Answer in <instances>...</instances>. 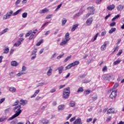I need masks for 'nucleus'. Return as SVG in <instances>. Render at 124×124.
Instances as JSON below:
<instances>
[{
  "instance_id": "nucleus-15",
  "label": "nucleus",
  "mask_w": 124,
  "mask_h": 124,
  "mask_svg": "<svg viewBox=\"0 0 124 124\" xmlns=\"http://www.w3.org/2000/svg\"><path fill=\"white\" fill-rule=\"evenodd\" d=\"M49 70L47 72V75L48 76H50V75H52V71H53V69H52V67L51 66L49 67Z\"/></svg>"
},
{
  "instance_id": "nucleus-25",
  "label": "nucleus",
  "mask_w": 124,
  "mask_h": 124,
  "mask_svg": "<svg viewBox=\"0 0 124 124\" xmlns=\"http://www.w3.org/2000/svg\"><path fill=\"white\" fill-rule=\"evenodd\" d=\"M21 11H22V9H19L17 10L13 14V16H16V15H18L19 13L21 12Z\"/></svg>"
},
{
  "instance_id": "nucleus-55",
  "label": "nucleus",
  "mask_w": 124,
  "mask_h": 124,
  "mask_svg": "<svg viewBox=\"0 0 124 124\" xmlns=\"http://www.w3.org/2000/svg\"><path fill=\"white\" fill-rule=\"evenodd\" d=\"M52 15H48V16H46V19H51V17H52Z\"/></svg>"
},
{
  "instance_id": "nucleus-14",
  "label": "nucleus",
  "mask_w": 124,
  "mask_h": 124,
  "mask_svg": "<svg viewBox=\"0 0 124 124\" xmlns=\"http://www.w3.org/2000/svg\"><path fill=\"white\" fill-rule=\"evenodd\" d=\"M68 42V41H66L64 38H63L62 39V42L60 43L61 46H63L64 45H65Z\"/></svg>"
},
{
  "instance_id": "nucleus-3",
  "label": "nucleus",
  "mask_w": 124,
  "mask_h": 124,
  "mask_svg": "<svg viewBox=\"0 0 124 124\" xmlns=\"http://www.w3.org/2000/svg\"><path fill=\"white\" fill-rule=\"evenodd\" d=\"M87 9V10H89L90 13L86 15V18H89L90 15H93V14H94V10H95V9H94V8H93V7H88Z\"/></svg>"
},
{
  "instance_id": "nucleus-49",
  "label": "nucleus",
  "mask_w": 124,
  "mask_h": 124,
  "mask_svg": "<svg viewBox=\"0 0 124 124\" xmlns=\"http://www.w3.org/2000/svg\"><path fill=\"white\" fill-rule=\"evenodd\" d=\"M19 104V100H17L14 104V106H16V105H18Z\"/></svg>"
},
{
  "instance_id": "nucleus-1",
  "label": "nucleus",
  "mask_w": 124,
  "mask_h": 124,
  "mask_svg": "<svg viewBox=\"0 0 124 124\" xmlns=\"http://www.w3.org/2000/svg\"><path fill=\"white\" fill-rule=\"evenodd\" d=\"M21 105H18L16 106L14 108V111L15 113L11 117L9 118V120H13L15 118H17L22 113V110H21Z\"/></svg>"
},
{
  "instance_id": "nucleus-20",
  "label": "nucleus",
  "mask_w": 124,
  "mask_h": 124,
  "mask_svg": "<svg viewBox=\"0 0 124 124\" xmlns=\"http://www.w3.org/2000/svg\"><path fill=\"white\" fill-rule=\"evenodd\" d=\"M59 111H61V110H63L64 109V105H59L58 107Z\"/></svg>"
},
{
  "instance_id": "nucleus-57",
  "label": "nucleus",
  "mask_w": 124,
  "mask_h": 124,
  "mask_svg": "<svg viewBox=\"0 0 124 124\" xmlns=\"http://www.w3.org/2000/svg\"><path fill=\"white\" fill-rule=\"evenodd\" d=\"M21 2V0H17V1L16 2L15 4L16 5H18V4Z\"/></svg>"
},
{
  "instance_id": "nucleus-43",
  "label": "nucleus",
  "mask_w": 124,
  "mask_h": 124,
  "mask_svg": "<svg viewBox=\"0 0 124 124\" xmlns=\"http://www.w3.org/2000/svg\"><path fill=\"white\" fill-rule=\"evenodd\" d=\"M72 56H68L65 60H64V62H67V61H68V60H70V59L72 58Z\"/></svg>"
},
{
  "instance_id": "nucleus-38",
  "label": "nucleus",
  "mask_w": 124,
  "mask_h": 124,
  "mask_svg": "<svg viewBox=\"0 0 124 124\" xmlns=\"http://www.w3.org/2000/svg\"><path fill=\"white\" fill-rule=\"evenodd\" d=\"M28 16V13H24L22 14V18H27Z\"/></svg>"
},
{
  "instance_id": "nucleus-32",
  "label": "nucleus",
  "mask_w": 124,
  "mask_h": 124,
  "mask_svg": "<svg viewBox=\"0 0 124 124\" xmlns=\"http://www.w3.org/2000/svg\"><path fill=\"white\" fill-rule=\"evenodd\" d=\"M42 43H43V39L41 40L39 42L37 43V44H36V46H40V45H41Z\"/></svg>"
},
{
  "instance_id": "nucleus-51",
  "label": "nucleus",
  "mask_w": 124,
  "mask_h": 124,
  "mask_svg": "<svg viewBox=\"0 0 124 124\" xmlns=\"http://www.w3.org/2000/svg\"><path fill=\"white\" fill-rule=\"evenodd\" d=\"M64 54H62L59 55V56L57 57V60H60V59H62L63 57Z\"/></svg>"
},
{
  "instance_id": "nucleus-8",
  "label": "nucleus",
  "mask_w": 124,
  "mask_h": 124,
  "mask_svg": "<svg viewBox=\"0 0 124 124\" xmlns=\"http://www.w3.org/2000/svg\"><path fill=\"white\" fill-rule=\"evenodd\" d=\"M93 17H91L87 19L86 23L88 26H91L93 23Z\"/></svg>"
},
{
  "instance_id": "nucleus-42",
  "label": "nucleus",
  "mask_w": 124,
  "mask_h": 124,
  "mask_svg": "<svg viewBox=\"0 0 124 124\" xmlns=\"http://www.w3.org/2000/svg\"><path fill=\"white\" fill-rule=\"evenodd\" d=\"M118 50H119V46H116V47L114 48V50L112 52V54H113V53H115V52H116V51H118Z\"/></svg>"
},
{
  "instance_id": "nucleus-2",
  "label": "nucleus",
  "mask_w": 124,
  "mask_h": 124,
  "mask_svg": "<svg viewBox=\"0 0 124 124\" xmlns=\"http://www.w3.org/2000/svg\"><path fill=\"white\" fill-rule=\"evenodd\" d=\"M70 94V88L68 87L64 89L63 92V97L64 98H68Z\"/></svg>"
},
{
  "instance_id": "nucleus-7",
  "label": "nucleus",
  "mask_w": 124,
  "mask_h": 124,
  "mask_svg": "<svg viewBox=\"0 0 124 124\" xmlns=\"http://www.w3.org/2000/svg\"><path fill=\"white\" fill-rule=\"evenodd\" d=\"M13 14V11H10V12L7 13V14L4 16L3 19V20H6V19H8L11 15Z\"/></svg>"
},
{
  "instance_id": "nucleus-41",
  "label": "nucleus",
  "mask_w": 124,
  "mask_h": 124,
  "mask_svg": "<svg viewBox=\"0 0 124 124\" xmlns=\"http://www.w3.org/2000/svg\"><path fill=\"white\" fill-rule=\"evenodd\" d=\"M123 54V49H120L119 52L117 54V56H121Z\"/></svg>"
},
{
  "instance_id": "nucleus-44",
  "label": "nucleus",
  "mask_w": 124,
  "mask_h": 124,
  "mask_svg": "<svg viewBox=\"0 0 124 124\" xmlns=\"http://www.w3.org/2000/svg\"><path fill=\"white\" fill-rule=\"evenodd\" d=\"M62 4H59L57 8H56V9L55 10V11H58V10H59V9H60V8H61V7H62Z\"/></svg>"
},
{
  "instance_id": "nucleus-28",
  "label": "nucleus",
  "mask_w": 124,
  "mask_h": 124,
  "mask_svg": "<svg viewBox=\"0 0 124 124\" xmlns=\"http://www.w3.org/2000/svg\"><path fill=\"white\" fill-rule=\"evenodd\" d=\"M21 45V42L20 41H18L17 43H16L14 45V46L15 47H18Z\"/></svg>"
},
{
  "instance_id": "nucleus-16",
  "label": "nucleus",
  "mask_w": 124,
  "mask_h": 124,
  "mask_svg": "<svg viewBox=\"0 0 124 124\" xmlns=\"http://www.w3.org/2000/svg\"><path fill=\"white\" fill-rule=\"evenodd\" d=\"M20 105H26V104H27V103H28V101L21 99L20 101Z\"/></svg>"
},
{
  "instance_id": "nucleus-45",
  "label": "nucleus",
  "mask_w": 124,
  "mask_h": 124,
  "mask_svg": "<svg viewBox=\"0 0 124 124\" xmlns=\"http://www.w3.org/2000/svg\"><path fill=\"white\" fill-rule=\"evenodd\" d=\"M34 37V34L31 33L29 37V40H31Z\"/></svg>"
},
{
  "instance_id": "nucleus-9",
  "label": "nucleus",
  "mask_w": 124,
  "mask_h": 124,
  "mask_svg": "<svg viewBox=\"0 0 124 124\" xmlns=\"http://www.w3.org/2000/svg\"><path fill=\"white\" fill-rule=\"evenodd\" d=\"M64 69V67H63V66H61L57 68V69H56V70H58L59 74H62V71H63Z\"/></svg>"
},
{
  "instance_id": "nucleus-59",
  "label": "nucleus",
  "mask_w": 124,
  "mask_h": 124,
  "mask_svg": "<svg viewBox=\"0 0 124 124\" xmlns=\"http://www.w3.org/2000/svg\"><path fill=\"white\" fill-rule=\"evenodd\" d=\"M102 1V0H97L96 3H97L98 4H99L100 3H101Z\"/></svg>"
},
{
  "instance_id": "nucleus-39",
  "label": "nucleus",
  "mask_w": 124,
  "mask_h": 124,
  "mask_svg": "<svg viewBox=\"0 0 124 124\" xmlns=\"http://www.w3.org/2000/svg\"><path fill=\"white\" fill-rule=\"evenodd\" d=\"M84 92V89H83V87H80L78 90V93H83Z\"/></svg>"
},
{
  "instance_id": "nucleus-56",
  "label": "nucleus",
  "mask_w": 124,
  "mask_h": 124,
  "mask_svg": "<svg viewBox=\"0 0 124 124\" xmlns=\"http://www.w3.org/2000/svg\"><path fill=\"white\" fill-rule=\"evenodd\" d=\"M107 70V66H105L103 69H102V71L104 72V71H106Z\"/></svg>"
},
{
  "instance_id": "nucleus-22",
  "label": "nucleus",
  "mask_w": 124,
  "mask_h": 124,
  "mask_svg": "<svg viewBox=\"0 0 124 124\" xmlns=\"http://www.w3.org/2000/svg\"><path fill=\"white\" fill-rule=\"evenodd\" d=\"M124 5H119L118 7H117V10L118 11H121V10H123V9H124Z\"/></svg>"
},
{
  "instance_id": "nucleus-11",
  "label": "nucleus",
  "mask_w": 124,
  "mask_h": 124,
  "mask_svg": "<svg viewBox=\"0 0 124 124\" xmlns=\"http://www.w3.org/2000/svg\"><path fill=\"white\" fill-rule=\"evenodd\" d=\"M107 114H115V109L112 108L108 109Z\"/></svg>"
},
{
  "instance_id": "nucleus-35",
  "label": "nucleus",
  "mask_w": 124,
  "mask_h": 124,
  "mask_svg": "<svg viewBox=\"0 0 124 124\" xmlns=\"http://www.w3.org/2000/svg\"><path fill=\"white\" fill-rule=\"evenodd\" d=\"M42 123L43 124H47L48 123H49V121L46 119H44L42 120Z\"/></svg>"
},
{
  "instance_id": "nucleus-17",
  "label": "nucleus",
  "mask_w": 124,
  "mask_h": 124,
  "mask_svg": "<svg viewBox=\"0 0 124 124\" xmlns=\"http://www.w3.org/2000/svg\"><path fill=\"white\" fill-rule=\"evenodd\" d=\"M40 92V90H39V89H38L37 90H36V91L35 92L34 94H33V95L31 96V98H32V97H35V96H36V95H37V94H38V93H39V92Z\"/></svg>"
},
{
  "instance_id": "nucleus-64",
  "label": "nucleus",
  "mask_w": 124,
  "mask_h": 124,
  "mask_svg": "<svg viewBox=\"0 0 124 124\" xmlns=\"http://www.w3.org/2000/svg\"><path fill=\"white\" fill-rule=\"evenodd\" d=\"M73 124H78V119H76L73 123Z\"/></svg>"
},
{
  "instance_id": "nucleus-58",
  "label": "nucleus",
  "mask_w": 124,
  "mask_h": 124,
  "mask_svg": "<svg viewBox=\"0 0 124 124\" xmlns=\"http://www.w3.org/2000/svg\"><path fill=\"white\" fill-rule=\"evenodd\" d=\"M70 106H71V107H73L74 106H75V103L71 102L70 103Z\"/></svg>"
},
{
  "instance_id": "nucleus-33",
  "label": "nucleus",
  "mask_w": 124,
  "mask_h": 124,
  "mask_svg": "<svg viewBox=\"0 0 124 124\" xmlns=\"http://www.w3.org/2000/svg\"><path fill=\"white\" fill-rule=\"evenodd\" d=\"M98 34H99V33H97L95 36H94L93 39L92 40V42H93L96 40V39L97 38V37L98 36Z\"/></svg>"
},
{
  "instance_id": "nucleus-63",
  "label": "nucleus",
  "mask_w": 124,
  "mask_h": 124,
  "mask_svg": "<svg viewBox=\"0 0 124 124\" xmlns=\"http://www.w3.org/2000/svg\"><path fill=\"white\" fill-rule=\"evenodd\" d=\"M78 124H82V122H81V119H78Z\"/></svg>"
},
{
  "instance_id": "nucleus-29",
  "label": "nucleus",
  "mask_w": 124,
  "mask_h": 124,
  "mask_svg": "<svg viewBox=\"0 0 124 124\" xmlns=\"http://www.w3.org/2000/svg\"><path fill=\"white\" fill-rule=\"evenodd\" d=\"M51 23V21H46V22L42 26V28H44V27H46V26H48L49 24Z\"/></svg>"
},
{
  "instance_id": "nucleus-23",
  "label": "nucleus",
  "mask_w": 124,
  "mask_h": 124,
  "mask_svg": "<svg viewBox=\"0 0 124 124\" xmlns=\"http://www.w3.org/2000/svg\"><path fill=\"white\" fill-rule=\"evenodd\" d=\"M112 75H110V74H107L105 77V79H107V80H109L110 78L112 77Z\"/></svg>"
},
{
  "instance_id": "nucleus-61",
  "label": "nucleus",
  "mask_w": 124,
  "mask_h": 124,
  "mask_svg": "<svg viewBox=\"0 0 124 124\" xmlns=\"http://www.w3.org/2000/svg\"><path fill=\"white\" fill-rule=\"evenodd\" d=\"M55 92H56V89L55 88L51 89L50 91V93H55Z\"/></svg>"
},
{
  "instance_id": "nucleus-52",
  "label": "nucleus",
  "mask_w": 124,
  "mask_h": 124,
  "mask_svg": "<svg viewBox=\"0 0 124 124\" xmlns=\"http://www.w3.org/2000/svg\"><path fill=\"white\" fill-rule=\"evenodd\" d=\"M114 26H116V22H113L110 24V27H114Z\"/></svg>"
},
{
  "instance_id": "nucleus-31",
  "label": "nucleus",
  "mask_w": 124,
  "mask_h": 124,
  "mask_svg": "<svg viewBox=\"0 0 124 124\" xmlns=\"http://www.w3.org/2000/svg\"><path fill=\"white\" fill-rule=\"evenodd\" d=\"M8 31V28L5 29L3 31H2L0 32V35H2V34H3L5 33V32H7Z\"/></svg>"
},
{
  "instance_id": "nucleus-50",
  "label": "nucleus",
  "mask_w": 124,
  "mask_h": 124,
  "mask_svg": "<svg viewBox=\"0 0 124 124\" xmlns=\"http://www.w3.org/2000/svg\"><path fill=\"white\" fill-rule=\"evenodd\" d=\"M4 100H5V98H2L0 99V104H1L3 102H4Z\"/></svg>"
},
{
  "instance_id": "nucleus-18",
  "label": "nucleus",
  "mask_w": 124,
  "mask_h": 124,
  "mask_svg": "<svg viewBox=\"0 0 124 124\" xmlns=\"http://www.w3.org/2000/svg\"><path fill=\"white\" fill-rule=\"evenodd\" d=\"M66 22H67V19L65 18H63L62 20V25L64 26L65 24H66Z\"/></svg>"
},
{
  "instance_id": "nucleus-21",
  "label": "nucleus",
  "mask_w": 124,
  "mask_h": 124,
  "mask_svg": "<svg viewBox=\"0 0 124 124\" xmlns=\"http://www.w3.org/2000/svg\"><path fill=\"white\" fill-rule=\"evenodd\" d=\"M92 92L90 90H85L83 93L85 95H88V94H90Z\"/></svg>"
},
{
  "instance_id": "nucleus-19",
  "label": "nucleus",
  "mask_w": 124,
  "mask_h": 124,
  "mask_svg": "<svg viewBox=\"0 0 124 124\" xmlns=\"http://www.w3.org/2000/svg\"><path fill=\"white\" fill-rule=\"evenodd\" d=\"M78 27V24H75L73 26L71 29V31H74Z\"/></svg>"
},
{
  "instance_id": "nucleus-6",
  "label": "nucleus",
  "mask_w": 124,
  "mask_h": 124,
  "mask_svg": "<svg viewBox=\"0 0 124 124\" xmlns=\"http://www.w3.org/2000/svg\"><path fill=\"white\" fill-rule=\"evenodd\" d=\"M109 44V41H105L103 45L101 46V51H104L106 50V47H107V45Z\"/></svg>"
},
{
  "instance_id": "nucleus-30",
  "label": "nucleus",
  "mask_w": 124,
  "mask_h": 124,
  "mask_svg": "<svg viewBox=\"0 0 124 124\" xmlns=\"http://www.w3.org/2000/svg\"><path fill=\"white\" fill-rule=\"evenodd\" d=\"M9 52V48L8 47H6L4 49L3 54H8Z\"/></svg>"
},
{
  "instance_id": "nucleus-53",
  "label": "nucleus",
  "mask_w": 124,
  "mask_h": 124,
  "mask_svg": "<svg viewBox=\"0 0 124 124\" xmlns=\"http://www.w3.org/2000/svg\"><path fill=\"white\" fill-rule=\"evenodd\" d=\"M23 74H25V73H24L23 72L18 73L17 74V76L20 77V76H21V75H23Z\"/></svg>"
},
{
  "instance_id": "nucleus-13",
  "label": "nucleus",
  "mask_w": 124,
  "mask_h": 124,
  "mask_svg": "<svg viewBox=\"0 0 124 124\" xmlns=\"http://www.w3.org/2000/svg\"><path fill=\"white\" fill-rule=\"evenodd\" d=\"M67 41H69L70 40V37H69V32H67L65 35V38L64 39Z\"/></svg>"
},
{
  "instance_id": "nucleus-27",
  "label": "nucleus",
  "mask_w": 124,
  "mask_h": 124,
  "mask_svg": "<svg viewBox=\"0 0 124 124\" xmlns=\"http://www.w3.org/2000/svg\"><path fill=\"white\" fill-rule=\"evenodd\" d=\"M116 31V28H112L108 31V33L110 34L113 33Z\"/></svg>"
},
{
  "instance_id": "nucleus-4",
  "label": "nucleus",
  "mask_w": 124,
  "mask_h": 124,
  "mask_svg": "<svg viewBox=\"0 0 124 124\" xmlns=\"http://www.w3.org/2000/svg\"><path fill=\"white\" fill-rule=\"evenodd\" d=\"M78 65V61H76L72 63L69 64L67 66H66V69H70L71 67L75 66V65Z\"/></svg>"
},
{
  "instance_id": "nucleus-37",
  "label": "nucleus",
  "mask_w": 124,
  "mask_h": 124,
  "mask_svg": "<svg viewBox=\"0 0 124 124\" xmlns=\"http://www.w3.org/2000/svg\"><path fill=\"white\" fill-rule=\"evenodd\" d=\"M32 33V31H30L29 32H27L25 35V37H28V36H30V35Z\"/></svg>"
},
{
  "instance_id": "nucleus-54",
  "label": "nucleus",
  "mask_w": 124,
  "mask_h": 124,
  "mask_svg": "<svg viewBox=\"0 0 124 124\" xmlns=\"http://www.w3.org/2000/svg\"><path fill=\"white\" fill-rule=\"evenodd\" d=\"M93 121V118H90L89 119H87L86 120L87 123H90V122H92Z\"/></svg>"
},
{
  "instance_id": "nucleus-47",
  "label": "nucleus",
  "mask_w": 124,
  "mask_h": 124,
  "mask_svg": "<svg viewBox=\"0 0 124 124\" xmlns=\"http://www.w3.org/2000/svg\"><path fill=\"white\" fill-rule=\"evenodd\" d=\"M105 35H106V31H103L101 33V36H105Z\"/></svg>"
},
{
  "instance_id": "nucleus-60",
  "label": "nucleus",
  "mask_w": 124,
  "mask_h": 124,
  "mask_svg": "<svg viewBox=\"0 0 124 124\" xmlns=\"http://www.w3.org/2000/svg\"><path fill=\"white\" fill-rule=\"evenodd\" d=\"M119 86V83H116L114 85V89H116V88H118Z\"/></svg>"
},
{
  "instance_id": "nucleus-10",
  "label": "nucleus",
  "mask_w": 124,
  "mask_h": 124,
  "mask_svg": "<svg viewBox=\"0 0 124 124\" xmlns=\"http://www.w3.org/2000/svg\"><path fill=\"white\" fill-rule=\"evenodd\" d=\"M115 6L114 5V4H112L111 5H109L107 7L108 10H109V11H112L113 9H115Z\"/></svg>"
},
{
  "instance_id": "nucleus-62",
  "label": "nucleus",
  "mask_w": 124,
  "mask_h": 124,
  "mask_svg": "<svg viewBox=\"0 0 124 124\" xmlns=\"http://www.w3.org/2000/svg\"><path fill=\"white\" fill-rule=\"evenodd\" d=\"M26 69H27V67H26L25 66H23L22 71H26Z\"/></svg>"
},
{
  "instance_id": "nucleus-5",
  "label": "nucleus",
  "mask_w": 124,
  "mask_h": 124,
  "mask_svg": "<svg viewBox=\"0 0 124 124\" xmlns=\"http://www.w3.org/2000/svg\"><path fill=\"white\" fill-rule=\"evenodd\" d=\"M117 96V90L114 91H112L111 94L109 95L110 98L111 99H114V98H116Z\"/></svg>"
},
{
  "instance_id": "nucleus-12",
  "label": "nucleus",
  "mask_w": 124,
  "mask_h": 124,
  "mask_svg": "<svg viewBox=\"0 0 124 124\" xmlns=\"http://www.w3.org/2000/svg\"><path fill=\"white\" fill-rule=\"evenodd\" d=\"M49 12V10L47 9V8H45V9L40 11V14H43V13H47V12Z\"/></svg>"
},
{
  "instance_id": "nucleus-46",
  "label": "nucleus",
  "mask_w": 124,
  "mask_h": 124,
  "mask_svg": "<svg viewBox=\"0 0 124 124\" xmlns=\"http://www.w3.org/2000/svg\"><path fill=\"white\" fill-rule=\"evenodd\" d=\"M111 120H112V117H111V116H108V117L107 118L106 121H107V122H110V121H111Z\"/></svg>"
},
{
  "instance_id": "nucleus-26",
  "label": "nucleus",
  "mask_w": 124,
  "mask_h": 124,
  "mask_svg": "<svg viewBox=\"0 0 124 124\" xmlns=\"http://www.w3.org/2000/svg\"><path fill=\"white\" fill-rule=\"evenodd\" d=\"M9 91L12 93H15L16 92V88H15V87H10L9 88Z\"/></svg>"
},
{
  "instance_id": "nucleus-36",
  "label": "nucleus",
  "mask_w": 124,
  "mask_h": 124,
  "mask_svg": "<svg viewBox=\"0 0 124 124\" xmlns=\"http://www.w3.org/2000/svg\"><path fill=\"white\" fill-rule=\"evenodd\" d=\"M122 62V60H118L114 62V64L116 65V64H119Z\"/></svg>"
},
{
  "instance_id": "nucleus-24",
  "label": "nucleus",
  "mask_w": 124,
  "mask_h": 124,
  "mask_svg": "<svg viewBox=\"0 0 124 124\" xmlns=\"http://www.w3.org/2000/svg\"><path fill=\"white\" fill-rule=\"evenodd\" d=\"M12 66H17L18 65V62L16 61H13L11 62Z\"/></svg>"
},
{
  "instance_id": "nucleus-40",
  "label": "nucleus",
  "mask_w": 124,
  "mask_h": 124,
  "mask_svg": "<svg viewBox=\"0 0 124 124\" xmlns=\"http://www.w3.org/2000/svg\"><path fill=\"white\" fill-rule=\"evenodd\" d=\"M97 99V95H95L94 96L92 97V100L95 101Z\"/></svg>"
},
{
  "instance_id": "nucleus-48",
  "label": "nucleus",
  "mask_w": 124,
  "mask_h": 124,
  "mask_svg": "<svg viewBox=\"0 0 124 124\" xmlns=\"http://www.w3.org/2000/svg\"><path fill=\"white\" fill-rule=\"evenodd\" d=\"M75 119H76V117H74L70 119V123H72V122L75 121Z\"/></svg>"
},
{
  "instance_id": "nucleus-34",
  "label": "nucleus",
  "mask_w": 124,
  "mask_h": 124,
  "mask_svg": "<svg viewBox=\"0 0 124 124\" xmlns=\"http://www.w3.org/2000/svg\"><path fill=\"white\" fill-rule=\"evenodd\" d=\"M121 16L120 15H117L116 16H115L112 19V21H115V20H116V19H118V18H120V16Z\"/></svg>"
}]
</instances>
